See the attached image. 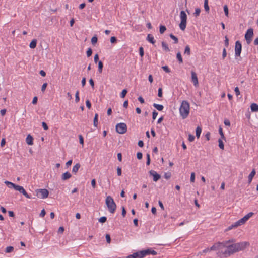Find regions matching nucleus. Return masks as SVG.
<instances>
[{
  "label": "nucleus",
  "instance_id": "nucleus-64",
  "mask_svg": "<svg viewBox=\"0 0 258 258\" xmlns=\"http://www.w3.org/2000/svg\"><path fill=\"white\" fill-rule=\"evenodd\" d=\"M79 142L81 144L83 145L84 144V139L82 135H79Z\"/></svg>",
  "mask_w": 258,
  "mask_h": 258
},
{
  "label": "nucleus",
  "instance_id": "nucleus-38",
  "mask_svg": "<svg viewBox=\"0 0 258 258\" xmlns=\"http://www.w3.org/2000/svg\"><path fill=\"white\" fill-rule=\"evenodd\" d=\"M127 93V90L125 89H123L122 92L120 93V97L121 98H124L125 96H126V94Z\"/></svg>",
  "mask_w": 258,
  "mask_h": 258
},
{
  "label": "nucleus",
  "instance_id": "nucleus-39",
  "mask_svg": "<svg viewBox=\"0 0 258 258\" xmlns=\"http://www.w3.org/2000/svg\"><path fill=\"white\" fill-rule=\"evenodd\" d=\"M219 133L221 136V139H222L223 140H225V137L224 136V134L223 132L222 128L221 127H220L219 128Z\"/></svg>",
  "mask_w": 258,
  "mask_h": 258
},
{
  "label": "nucleus",
  "instance_id": "nucleus-62",
  "mask_svg": "<svg viewBox=\"0 0 258 258\" xmlns=\"http://www.w3.org/2000/svg\"><path fill=\"white\" fill-rule=\"evenodd\" d=\"M117 174L118 176H120L121 175V168L119 167L117 168Z\"/></svg>",
  "mask_w": 258,
  "mask_h": 258
},
{
  "label": "nucleus",
  "instance_id": "nucleus-9",
  "mask_svg": "<svg viewBox=\"0 0 258 258\" xmlns=\"http://www.w3.org/2000/svg\"><path fill=\"white\" fill-rule=\"evenodd\" d=\"M16 190L19 191L20 193L22 194L25 197L28 199H31V197L27 194L23 187L17 185L16 188L15 189Z\"/></svg>",
  "mask_w": 258,
  "mask_h": 258
},
{
  "label": "nucleus",
  "instance_id": "nucleus-55",
  "mask_svg": "<svg viewBox=\"0 0 258 258\" xmlns=\"http://www.w3.org/2000/svg\"><path fill=\"white\" fill-rule=\"evenodd\" d=\"M171 176V174L170 173H165V174H164V177L166 179H169V178H170Z\"/></svg>",
  "mask_w": 258,
  "mask_h": 258
},
{
  "label": "nucleus",
  "instance_id": "nucleus-37",
  "mask_svg": "<svg viewBox=\"0 0 258 258\" xmlns=\"http://www.w3.org/2000/svg\"><path fill=\"white\" fill-rule=\"evenodd\" d=\"M166 28L164 25H160L159 27V31L161 34H163L166 31Z\"/></svg>",
  "mask_w": 258,
  "mask_h": 258
},
{
  "label": "nucleus",
  "instance_id": "nucleus-12",
  "mask_svg": "<svg viewBox=\"0 0 258 258\" xmlns=\"http://www.w3.org/2000/svg\"><path fill=\"white\" fill-rule=\"evenodd\" d=\"M149 174L151 175V176H152L153 177V181H155V182H156L158 180H159L161 178V176L160 175H159V174H158L154 170H150L149 171Z\"/></svg>",
  "mask_w": 258,
  "mask_h": 258
},
{
  "label": "nucleus",
  "instance_id": "nucleus-21",
  "mask_svg": "<svg viewBox=\"0 0 258 258\" xmlns=\"http://www.w3.org/2000/svg\"><path fill=\"white\" fill-rule=\"evenodd\" d=\"M133 254L134 256V258H143L144 257L143 255H142V254L141 250L138 251L136 252H134Z\"/></svg>",
  "mask_w": 258,
  "mask_h": 258
},
{
  "label": "nucleus",
  "instance_id": "nucleus-8",
  "mask_svg": "<svg viewBox=\"0 0 258 258\" xmlns=\"http://www.w3.org/2000/svg\"><path fill=\"white\" fill-rule=\"evenodd\" d=\"M242 50V45L239 41L235 42V53L236 56H240Z\"/></svg>",
  "mask_w": 258,
  "mask_h": 258
},
{
  "label": "nucleus",
  "instance_id": "nucleus-15",
  "mask_svg": "<svg viewBox=\"0 0 258 258\" xmlns=\"http://www.w3.org/2000/svg\"><path fill=\"white\" fill-rule=\"evenodd\" d=\"M72 175L69 172H66L63 173L61 176V179L62 180H66L71 177Z\"/></svg>",
  "mask_w": 258,
  "mask_h": 258
},
{
  "label": "nucleus",
  "instance_id": "nucleus-58",
  "mask_svg": "<svg viewBox=\"0 0 258 258\" xmlns=\"http://www.w3.org/2000/svg\"><path fill=\"white\" fill-rule=\"evenodd\" d=\"M42 126L43 128H44V130H47L48 129V126L45 122H42Z\"/></svg>",
  "mask_w": 258,
  "mask_h": 258
},
{
  "label": "nucleus",
  "instance_id": "nucleus-57",
  "mask_svg": "<svg viewBox=\"0 0 258 258\" xmlns=\"http://www.w3.org/2000/svg\"><path fill=\"white\" fill-rule=\"evenodd\" d=\"M86 106L87 108H88L89 109H90L91 107V103L90 102V101L89 100H87L86 101Z\"/></svg>",
  "mask_w": 258,
  "mask_h": 258
},
{
  "label": "nucleus",
  "instance_id": "nucleus-2",
  "mask_svg": "<svg viewBox=\"0 0 258 258\" xmlns=\"http://www.w3.org/2000/svg\"><path fill=\"white\" fill-rule=\"evenodd\" d=\"M179 112L183 119H185L188 116L189 113V104L187 101H182L179 108Z\"/></svg>",
  "mask_w": 258,
  "mask_h": 258
},
{
  "label": "nucleus",
  "instance_id": "nucleus-44",
  "mask_svg": "<svg viewBox=\"0 0 258 258\" xmlns=\"http://www.w3.org/2000/svg\"><path fill=\"white\" fill-rule=\"evenodd\" d=\"M139 54L141 57H143L144 55V49L142 47L139 48Z\"/></svg>",
  "mask_w": 258,
  "mask_h": 258
},
{
  "label": "nucleus",
  "instance_id": "nucleus-34",
  "mask_svg": "<svg viewBox=\"0 0 258 258\" xmlns=\"http://www.w3.org/2000/svg\"><path fill=\"white\" fill-rule=\"evenodd\" d=\"M14 250V247L12 246H9L6 247L5 249L6 253H10Z\"/></svg>",
  "mask_w": 258,
  "mask_h": 258
},
{
  "label": "nucleus",
  "instance_id": "nucleus-25",
  "mask_svg": "<svg viewBox=\"0 0 258 258\" xmlns=\"http://www.w3.org/2000/svg\"><path fill=\"white\" fill-rule=\"evenodd\" d=\"M153 106L156 108L158 111H162L164 108V107L162 105L158 104L156 103H154Z\"/></svg>",
  "mask_w": 258,
  "mask_h": 258
},
{
  "label": "nucleus",
  "instance_id": "nucleus-61",
  "mask_svg": "<svg viewBox=\"0 0 258 258\" xmlns=\"http://www.w3.org/2000/svg\"><path fill=\"white\" fill-rule=\"evenodd\" d=\"M234 91H235L236 95L237 96H238V95H240V91L239 90V88L237 87L235 88Z\"/></svg>",
  "mask_w": 258,
  "mask_h": 258
},
{
  "label": "nucleus",
  "instance_id": "nucleus-31",
  "mask_svg": "<svg viewBox=\"0 0 258 258\" xmlns=\"http://www.w3.org/2000/svg\"><path fill=\"white\" fill-rule=\"evenodd\" d=\"M177 59L179 63H183V59L180 52H178L176 55Z\"/></svg>",
  "mask_w": 258,
  "mask_h": 258
},
{
  "label": "nucleus",
  "instance_id": "nucleus-28",
  "mask_svg": "<svg viewBox=\"0 0 258 258\" xmlns=\"http://www.w3.org/2000/svg\"><path fill=\"white\" fill-rule=\"evenodd\" d=\"M201 132L202 128L200 126H198L196 130V135L198 138H200Z\"/></svg>",
  "mask_w": 258,
  "mask_h": 258
},
{
  "label": "nucleus",
  "instance_id": "nucleus-30",
  "mask_svg": "<svg viewBox=\"0 0 258 258\" xmlns=\"http://www.w3.org/2000/svg\"><path fill=\"white\" fill-rule=\"evenodd\" d=\"M170 37L174 40V44H177L178 43V39L177 37L175 36L173 34L169 35Z\"/></svg>",
  "mask_w": 258,
  "mask_h": 258
},
{
  "label": "nucleus",
  "instance_id": "nucleus-10",
  "mask_svg": "<svg viewBox=\"0 0 258 258\" xmlns=\"http://www.w3.org/2000/svg\"><path fill=\"white\" fill-rule=\"evenodd\" d=\"M142 251V254L143 255L144 257L148 255L152 254L153 255H155L157 254V252L154 250L153 249L151 248H148L145 250H141Z\"/></svg>",
  "mask_w": 258,
  "mask_h": 258
},
{
  "label": "nucleus",
  "instance_id": "nucleus-49",
  "mask_svg": "<svg viewBox=\"0 0 258 258\" xmlns=\"http://www.w3.org/2000/svg\"><path fill=\"white\" fill-rule=\"evenodd\" d=\"M162 69L166 73H169L170 72V70L167 66H163Z\"/></svg>",
  "mask_w": 258,
  "mask_h": 258
},
{
  "label": "nucleus",
  "instance_id": "nucleus-63",
  "mask_svg": "<svg viewBox=\"0 0 258 258\" xmlns=\"http://www.w3.org/2000/svg\"><path fill=\"white\" fill-rule=\"evenodd\" d=\"M126 213V212L125 208L124 207H122L121 215H122L123 217H125Z\"/></svg>",
  "mask_w": 258,
  "mask_h": 258
},
{
  "label": "nucleus",
  "instance_id": "nucleus-47",
  "mask_svg": "<svg viewBox=\"0 0 258 258\" xmlns=\"http://www.w3.org/2000/svg\"><path fill=\"white\" fill-rule=\"evenodd\" d=\"M105 237H106L107 242L108 243H110L111 242V237H110V235L108 234H106Z\"/></svg>",
  "mask_w": 258,
  "mask_h": 258
},
{
  "label": "nucleus",
  "instance_id": "nucleus-27",
  "mask_svg": "<svg viewBox=\"0 0 258 258\" xmlns=\"http://www.w3.org/2000/svg\"><path fill=\"white\" fill-rule=\"evenodd\" d=\"M162 46L164 50L167 52L170 51V49L168 46V45L166 43V42L163 41L162 42Z\"/></svg>",
  "mask_w": 258,
  "mask_h": 258
},
{
  "label": "nucleus",
  "instance_id": "nucleus-7",
  "mask_svg": "<svg viewBox=\"0 0 258 258\" xmlns=\"http://www.w3.org/2000/svg\"><path fill=\"white\" fill-rule=\"evenodd\" d=\"M253 36V30L252 28L248 29L245 34V39L246 41L247 44H249L252 40V38Z\"/></svg>",
  "mask_w": 258,
  "mask_h": 258
},
{
  "label": "nucleus",
  "instance_id": "nucleus-40",
  "mask_svg": "<svg viewBox=\"0 0 258 258\" xmlns=\"http://www.w3.org/2000/svg\"><path fill=\"white\" fill-rule=\"evenodd\" d=\"M79 94V91H77L76 92V94H75V102L76 103H78L80 100Z\"/></svg>",
  "mask_w": 258,
  "mask_h": 258
},
{
  "label": "nucleus",
  "instance_id": "nucleus-22",
  "mask_svg": "<svg viewBox=\"0 0 258 258\" xmlns=\"http://www.w3.org/2000/svg\"><path fill=\"white\" fill-rule=\"evenodd\" d=\"M5 183L10 188H13L15 189L16 186H17L16 184L8 181H5Z\"/></svg>",
  "mask_w": 258,
  "mask_h": 258
},
{
  "label": "nucleus",
  "instance_id": "nucleus-33",
  "mask_svg": "<svg viewBox=\"0 0 258 258\" xmlns=\"http://www.w3.org/2000/svg\"><path fill=\"white\" fill-rule=\"evenodd\" d=\"M204 9L207 12H209V7L208 5V0H204Z\"/></svg>",
  "mask_w": 258,
  "mask_h": 258
},
{
  "label": "nucleus",
  "instance_id": "nucleus-18",
  "mask_svg": "<svg viewBox=\"0 0 258 258\" xmlns=\"http://www.w3.org/2000/svg\"><path fill=\"white\" fill-rule=\"evenodd\" d=\"M147 40L152 44H154L155 43V40H154V37L152 35L150 34H148L147 37Z\"/></svg>",
  "mask_w": 258,
  "mask_h": 258
},
{
  "label": "nucleus",
  "instance_id": "nucleus-43",
  "mask_svg": "<svg viewBox=\"0 0 258 258\" xmlns=\"http://www.w3.org/2000/svg\"><path fill=\"white\" fill-rule=\"evenodd\" d=\"M87 56L88 57L91 56L92 54V50L91 48H89L88 49L87 52H86Z\"/></svg>",
  "mask_w": 258,
  "mask_h": 258
},
{
  "label": "nucleus",
  "instance_id": "nucleus-32",
  "mask_svg": "<svg viewBox=\"0 0 258 258\" xmlns=\"http://www.w3.org/2000/svg\"><path fill=\"white\" fill-rule=\"evenodd\" d=\"M103 68V63L101 61H98V72L99 73H101L102 72Z\"/></svg>",
  "mask_w": 258,
  "mask_h": 258
},
{
  "label": "nucleus",
  "instance_id": "nucleus-46",
  "mask_svg": "<svg viewBox=\"0 0 258 258\" xmlns=\"http://www.w3.org/2000/svg\"><path fill=\"white\" fill-rule=\"evenodd\" d=\"M201 12V10L200 8H196L195 10V12L194 13V15L196 17H198L199 16L200 13Z\"/></svg>",
  "mask_w": 258,
  "mask_h": 258
},
{
  "label": "nucleus",
  "instance_id": "nucleus-52",
  "mask_svg": "<svg viewBox=\"0 0 258 258\" xmlns=\"http://www.w3.org/2000/svg\"><path fill=\"white\" fill-rule=\"evenodd\" d=\"M195 179V174L194 172H192L190 176V181L194 182Z\"/></svg>",
  "mask_w": 258,
  "mask_h": 258
},
{
  "label": "nucleus",
  "instance_id": "nucleus-60",
  "mask_svg": "<svg viewBox=\"0 0 258 258\" xmlns=\"http://www.w3.org/2000/svg\"><path fill=\"white\" fill-rule=\"evenodd\" d=\"M142 156H143V155H142V153L141 152H138L137 153V158L139 160L142 159Z\"/></svg>",
  "mask_w": 258,
  "mask_h": 258
},
{
  "label": "nucleus",
  "instance_id": "nucleus-53",
  "mask_svg": "<svg viewBox=\"0 0 258 258\" xmlns=\"http://www.w3.org/2000/svg\"><path fill=\"white\" fill-rule=\"evenodd\" d=\"M110 42L111 43H116L117 42V38L114 36L111 37L110 38Z\"/></svg>",
  "mask_w": 258,
  "mask_h": 258
},
{
  "label": "nucleus",
  "instance_id": "nucleus-14",
  "mask_svg": "<svg viewBox=\"0 0 258 258\" xmlns=\"http://www.w3.org/2000/svg\"><path fill=\"white\" fill-rule=\"evenodd\" d=\"M26 142L29 145H32L33 144V138L32 136L29 134L26 139Z\"/></svg>",
  "mask_w": 258,
  "mask_h": 258
},
{
  "label": "nucleus",
  "instance_id": "nucleus-11",
  "mask_svg": "<svg viewBox=\"0 0 258 258\" xmlns=\"http://www.w3.org/2000/svg\"><path fill=\"white\" fill-rule=\"evenodd\" d=\"M191 80L194 86L197 87L199 86L198 79L197 76V74L195 72L192 71L191 72Z\"/></svg>",
  "mask_w": 258,
  "mask_h": 258
},
{
  "label": "nucleus",
  "instance_id": "nucleus-4",
  "mask_svg": "<svg viewBox=\"0 0 258 258\" xmlns=\"http://www.w3.org/2000/svg\"><path fill=\"white\" fill-rule=\"evenodd\" d=\"M180 17L181 22L179 24V27L181 30L184 31L186 28L187 22V15L184 11L180 12Z\"/></svg>",
  "mask_w": 258,
  "mask_h": 258
},
{
  "label": "nucleus",
  "instance_id": "nucleus-6",
  "mask_svg": "<svg viewBox=\"0 0 258 258\" xmlns=\"http://www.w3.org/2000/svg\"><path fill=\"white\" fill-rule=\"evenodd\" d=\"M36 191L37 196L41 199L46 198L49 195V192L46 189H39Z\"/></svg>",
  "mask_w": 258,
  "mask_h": 258
},
{
  "label": "nucleus",
  "instance_id": "nucleus-19",
  "mask_svg": "<svg viewBox=\"0 0 258 258\" xmlns=\"http://www.w3.org/2000/svg\"><path fill=\"white\" fill-rule=\"evenodd\" d=\"M81 165L79 163L76 164L73 167L72 169V172L76 174V173L78 172L79 169L80 168Z\"/></svg>",
  "mask_w": 258,
  "mask_h": 258
},
{
  "label": "nucleus",
  "instance_id": "nucleus-26",
  "mask_svg": "<svg viewBox=\"0 0 258 258\" xmlns=\"http://www.w3.org/2000/svg\"><path fill=\"white\" fill-rule=\"evenodd\" d=\"M184 53V54H187L188 56H189L190 55V48L188 45L185 46Z\"/></svg>",
  "mask_w": 258,
  "mask_h": 258
},
{
  "label": "nucleus",
  "instance_id": "nucleus-23",
  "mask_svg": "<svg viewBox=\"0 0 258 258\" xmlns=\"http://www.w3.org/2000/svg\"><path fill=\"white\" fill-rule=\"evenodd\" d=\"M37 45V40L34 39L31 41L29 44V47L32 48L34 49L36 47Z\"/></svg>",
  "mask_w": 258,
  "mask_h": 258
},
{
  "label": "nucleus",
  "instance_id": "nucleus-13",
  "mask_svg": "<svg viewBox=\"0 0 258 258\" xmlns=\"http://www.w3.org/2000/svg\"><path fill=\"white\" fill-rule=\"evenodd\" d=\"M221 247H223L222 242H218L214 244L212 246H211L210 248V251L216 250Z\"/></svg>",
  "mask_w": 258,
  "mask_h": 258
},
{
  "label": "nucleus",
  "instance_id": "nucleus-51",
  "mask_svg": "<svg viewBox=\"0 0 258 258\" xmlns=\"http://www.w3.org/2000/svg\"><path fill=\"white\" fill-rule=\"evenodd\" d=\"M158 96L159 97H162V89L161 88H159L158 90Z\"/></svg>",
  "mask_w": 258,
  "mask_h": 258
},
{
  "label": "nucleus",
  "instance_id": "nucleus-54",
  "mask_svg": "<svg viewBox=\"0 0 258 258\" xmlns=\"http://www.w3.org/2000/svg\"><path fill=\"white\" fill-rule=\"evenodd\" d=\"M195 140V136L191 134H189L188 136V140L189 142H192Z\"/></svg>",
  "mask_w": 258,
  "mask_h": 258
},
{
  "label": "nucleus",
  "instance_id": "nucleus-16",
  "mask_svg": "<svg viewBox=\"0 0 258 258\" xmlns=\"http://www.w3.org/2000/svg\"><path fill=\"white\" fill-rule=\"evenodd\" d=\"M235 242V239L231 238L227 241L222 242L223 246H224V245H230L232 243H236Z\"/></svg>",
  "mask_w": 258,
  "mask_h": 258
},
{
  "label": "nucleus",
  "instance_id": "nucleus-17",
  "mask_svg": "<svg viewBox=\"0 0 258 258\" xmlns=\"http://www.w3.org/2000/svg\"><path fill=\"white\" fill-rule=\"evenodd\" d=\"M255 174H256V172H255V169H253L248 177L249 183H251V182L252 180V178H253V177L254 176Z\"/></svg>",
  "mask_w": 258,
  "mask_h": 258
},
{
  "label": "nucleus",
  "instance_id": "nucleus-42",
  "mask_svg": "<svg viewBox=\"0 0 258 258\" xmlns=\"http://www.w3.org/2000/svg\"><path fill=\"white\" fill-rule=\"evenodd\" d=\"M106 220H107V218L105 216L101 217L99 219V221L102 223L105 222L106 221Z\"/></svg>",
  "mask_w": 258,
  "mask_h": 258
},
{
  "label": "nucleus",
  "instance_id": "nucleus-56",
  "mask_svg": "<svg viewBox=\"0 0 258 258\" xmlns=\"http://www.w3.org/2000/svg\"><path fill=\"white\" fill-rule=\"evenodd\" d=\"M47 86V83H44L42 86V87H41V91L44 92L46 89V88Z\"/></svg>",
  "mask_w": 258,
  "mask_h": 258
},
{
  "label": "nucleus",
  "instance_id": "nucleus-50",
  "mask_svg": "<svg viewBox=\"0 0 258 258\" xmlns=\"http://www.w3.org/2000/svg\"><path fill=\"white\" fill-rule=\"evenodd\" d=\"M158 115V112L156 110H154L152 113V118L153 120H155Z\"/></svg>",
  "mask_w": 258,
  "mask_h": 258
},
{
  "label": "nucleus",
  "instance_id": "nucleus-20",
  "mask_svg": "<svg viewBox=\"0 0 258 258\" xmlns=\"http://www.w3.org/2000/svg\"><path fill=\"white\" fill-rule=\"evenodd\" d=\"M251 110L252 112H257L258 111V105L256 103H252L250 106Z\"/></svg>",
  "mask_w": 258,
  "mask_h": 258
},
{
  "label": "nucleus",
  "instance_id": "nucleus-41",
  "mask_svg": "<svg viewBox=\"0 0 258 258\" xmlns=\"http://www.w3.org/2000/svg\"><path fill=\"white\" fill-rule=\"evenodd\" d=\"M236 222L237 224H238L239 226L244 224L245 223V221L243 220L242 218Z\"/></svg>",
  "mask_w": 258,
  "mask_h": 258
},
{
  "label": "nucleus",
  "instance_id": "nucleus-3",
  "mask_svg": "<svg viewBox=\"0 0 258 258\" xmlns=\"http://www.w3.org/2000/svg\"><path fill=\"white\" fill-rule=\"evenodd\" d=\"M105 203L108 211L111 213H114L116 208V205L113 199L110 196H108L106 198Z\"/></svg>",
  "mask_w": 258,
  "mask_h": 258
},
{
  "label": "nucleus",
  "instance_id": "nucleus-36",
  "mask_svg": "<svg viewBox=\"0 0 258 258\" xmlns=\"http://www.w3.org/2000/svg\"><path fill=\"white\" fill-rule=\"evenodd\" d=\"M97 41H98V38L96 36H93L91 38V43H92V45H95L96 44V43L97 42Z\"/></svg>",
  "mask_w": 258,
  "mask_h": 258
},
{
  "label": "nucleus",
  "instance_id": "nucleus-1",
  "mask_svg": "<svg viewBox=\"0 0 258 258\" xmlns=\"http://www.w3.org/2000/svg\"><path fill=\"white\" fill-rule=\"evenodd\" d=\"M249 245L250 243L248 241H242L236 243H232L230 245H224L223 247L226 249L224 251H222V253L225 257H227L235 253L245 250Z\"/></svg>",
  "mask_w": 258,
  "mask_h": 258
},
{
  "label": "nucleus",
  "instance_id": "nucleus-5",
  "mask_svg": "<svg viewBox=\"0 0 258 258\" xmlns=\"http://www.w3.org/2000/svg\"><path fill=\"white\" fill-rule=\"evenodd\" d=\"M116 131L120 134H123L127 131V126L124 123H119L116 125Z\"/></svg>",
  "mask_w": 258,
  "mask_h": 258
},
{
  "label": "nucleus",
  "instance_id": "nucleus-29",
  "mask_svg": "<svg viewBox=\"0 0 258 258\" xmlns=\"http://www.w3.org/2000/svg\"><path fill=\"white\" fill-rule=\"evenodd\" d=\"M98 118V114L96 113L95 114V116H94V120H93V125L95 127H97Z\"/></svg>",
  "mask_w": 258,
  "mask_h": 258
},
{
  "label": "nucleus",
  "instance_id": "nucleus-45",
  "mask_svg": "<svg viewBox=\"0 0 258 258\" xmlns=\"http://www.w3.org/2000/svg\"><path fill=\"white\" fill-rule=\"evenodd\" d=\"M223 9H224V11L225 15L226 16H228V6L227 5H224Z\"/></svg>",
  "mask_w": 258,
  "mask_h": 258
},
{
  "label": "nucleus",
  "instance_id": "nucleus-59",
  "mask_svg": "<svg viewBox=\"0 0 258 258\" xmlns=\"http://www.w3.org/2000/svg\"><path fill=\"white\" fill-rule=\"evenodd\" d=\"M91 185L93 188H96V180L95 179H93L91 180Z\"/></svg>",
  "mask_w": 258,
  "mask_h": 258
},
{
  "label": "nucleus",
  "instance_id": "nucleus-24",
  "mask_svg": "<svg viewBox=\"0 0 258 258\" xmlns=\"http://www.w3.org/2000/svg\"><path fill=\"white\" fill-rule=\"evenodd\" d=\"M238 224H237V222H235L234 224L228 227V228L225 230V231H229L233 228H235L238 227Z\"/></svg>",
  "mask_w": 258,
  "mask_h": 258
},
{
  "label": "nucleus",
  "instance_id": "nucleus-48",
  "mask_svg": "<svg viewBox=\"0 0 258 258\" xmlns=\"http://www.w3.org/2000/svg\"><path fill=\"white\" fill-rule=\"evenodd\" d=\"M225 41H224V44L226 46V47H228L229 46V39L227 36L225 37Z\"/></svg>",
  "mask_w": 258,
  "mask_h": 258
},
{
  "label": "nucleus",
  "instance_id": "nucleus-35",
  "mask_svg": "<svg viewBox=\"0 0 258 258\" xmlns=\"http://www.w3.org/2000/svg\"><path fill=\"white\" fill-rule=\"evenodd\" d=\"M218 143H219V148L222 149V150H223L224 148V143L222 140L221 139H218Z\"/></svg>",
  "mask_w": 258,
  "mask_h": 258
}]
</instances>
